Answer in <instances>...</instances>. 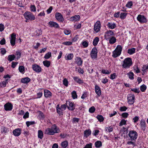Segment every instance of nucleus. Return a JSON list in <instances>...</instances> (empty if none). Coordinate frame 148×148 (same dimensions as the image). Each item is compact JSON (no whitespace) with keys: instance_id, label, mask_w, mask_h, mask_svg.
<instances>
[{"instance_id":"1","label":"nucleus","mask_w":148,"mask_h":148,"mask_svg":"<svg viewBox=\"0 0 148 148\" xmlns=\"http://www.w3.org/2000/svg\"><path fill=\"white\" fill-rule=\"evenodd\" d=\"M58 128L55 124L53 125L51 128H48L45 130V133L47 134L52 135L58 132Z\"/></svg>"},{"instance_id":"2","label":"nucleus","mask_w":148,"mask_h":148,"mask_svg":"<svg viewBox=\"0 0 148 148\" xmlns=\"http://www.w3.org/2000/svg\"><path fill=\"white\" fill-rule=\"evenodd\" d=\"M132 64L131 58H127L123 61L122 66L123 68H129L131 66Z\"/></svg>"},{"instance_id":"3","label":"nucleus","mask_w":148,"mask_h":148,"mask_svg":"<svg viewBox=\"0 0 148 148\" xmlns=\"http://www.w3.org/2000/svg\"><path fill=\"white\" fill-rule=\"evenodd\" d=\"M122 49L121 45H118L115 50L113 52L112 57L116 58L119 56L121 53Z\"/></svg>"},{"instance_id":"4","label":"nucleus","mask_w":148,"mask_h":148,"mask_svg":"<svg viewBox=\"0 0 148 148\" xmlns=\"http://www.w3.org/2000/svg\"><path fill=\"white\" fill-rule=\"evenodd\" d=\"M128 136L129 137L130 140H136L137 138L138 134L135 130H131L129 131Z\"/></svg>"},{"instance_id":"5","label":"nucleus","mask_w":148,"mask_h":148,"mask_svg":"<svg viewBox=\"0 0 148 148\" xmlns=\"http://www.w3.org/2000/svg\"><path fill=\"white\" fill-rule=\"evenodd\" d=\"M23 15L26 20L33 21L35 19L34 15L30 12H25Z\"/></svg>"},{"instance_id":"6","label":"nucleus","mask_w":148,"mask_h":148,"mask_svg":"<svg viewBox=\"0 0 148 148\" xmlns=\"http://www.w3.org/2000/svg\"><path fill=\"white\" fill-rule=\"evenodd\" d=\"M98 51L97 49L94 47L92 48L90 53V55L92 59H95L97 58Z\"/></svg>"},{"instance_id":"7","label":"nucleus","mask_w":148,"mask_h":148,"mask_svg":"<svg viewBox=\"0 0 148 148\" xmlns=\"http://www.w3.org/2000/svg\"><path fill=\"white\" fill-rule=\"evenodd\" d=\"M137 20L141 23H144L147 22V19L144 16L139 14L138 15Z\"/></svg>"},{"instance_id":"8","label":"nucleus","mask_w":148,"mask_h":148,"mask_svg":"<svg viewBox=\"0 0 148 148\" xmlns=\"http://www.w3.org/2000/svg\"><path fill=\"white\" fill-rule=\"evenodd\" d=\"M114 34L112 30H110L107 31L106 32L105 35V38L107 40H108L110 38L113 36Z\"/></svg>"},{"instance_id":"9","label":"nucleus","mask_w":148,"mask_h":148,"mask_svg":"<svg viewBox=\"0 0 148 148\" xmlns=\"http://www.w3.org/2000/svg\"><path fill=\"white\" fill-rule=\"evenodd\" d=\"M10 43L12 46H14L16 44V35L14 33H12L11 35L10 38Z\"/></svg>"},{"instance_id":"10","label":"nucleus","mask_w":148,"mask_h":148,"mask_svg":"<svg viewBox=\"0 0 148 148\" xmlns=\"http://www.w3.org/2000/svg\"><path fill=\"white\" fill-rule=\"evenodd\" d=\"M101 28V23L99 21H97L94 26V30L96 33L98 32Z\"/></svg>"},{"instance_id":"11","label":"nucleus","mask_w":148,"mask_h":148,"mask_svg":"<svg viewBox=\"0 0 148 148\" xmlns=\"http://www.w3.org/2000/svg\"><path fill=\"white\" fill-rule=\"evenodd\" d=\"M13 108V106L10 102H8L4 105V108L6 111H11Z\"/></svg>"},{"instance_id":"12","label":"nucleus","mask_w":148,"mask_h":148,"mask_svg":"<svg viewBox=\"0 0 148 148\" xmlns=\"http://www.w3.org/2000/svg\"><path fill=\"white\" fill-rule=\"evenodd\" d=\"M128 103L130 104H132L134 103V101L135 96L134 95L130 94L127 97Z\"/></svg>"},{"instance_id":"13","label":"nucleus","mask_w":148,"mask_h":148,"mask_svg":"<svg viewBox=\"0 0 148 148\" xmlns=\"http://www.w3.org/2000/svg\"><path fill=\"white\" fill-rule=\"evenodd\" d=\"M56 18L59 21L62 22L64 20L62 15L59 12H57L55 14Z\"/></svg>"},{"instance_id":"14","label":"nucleus","mask_w":148,"mask_h":148,"mask_svg":"<svg viewBox=\"0 0 148 148\" xmlns=\"http://www.w3.org/2000/svg\"><path fill=\"white\" fill-rule=\"evenodd\" d=\"M32 69L36 72L39 73L41 71V68L39 65L36 64H34L32 65Z\"/></svg>"},{"instance_id":"15","label":"nucleus","mask_w":148,"mask_h":148,"mask_svg":"<svg viewBox=\"0 0 148 148\" xmlns=\"http://www.w3.org/2000/svg\"><path fill=\"white\" fill-rule=\"evenodd\" d=\"M21 129L17 128L13 130L12 131L13 134L15 136H18L21 134Z\"/></svg>"},{"instance_id":"16","label":"nucleus","mask_w":148,"mask_h":148,"mask_svg":"<svg viewBox=\"0 0 148 148\" xmlns=\"http://www.w3.org/2000/svg\"><path fill=\"white\" fill-rule=\"evenodd\" d=\"M48 25L50 27H54L56 28H58L59 27V25L57 23L53 21L49 22Z\"/></svg>"},{"instance_id":"17","label":"nucleus","mask_w":148,"mask_h":148,"mask_svg":"<svg viewBox=\"0 0 148 148\" xmlns=\"http://www.w3.org/2000/svg\"><path fill=\"white\" fill-rule=\"evenodd\" d=\"M68 106L67 105V107L69 110H70L73 111L75 109L74 104L73 103L69 102Z\"/></svg>"},{"instance_id":"18","label":"nucleus","mask_w":148,"mask_h":148,"mask_svg":"<svg viewBox=\"0 0 148 148\" xmlns=\"http://www.w3.org/2000/svg\"><path fill=\"white\" fill-rule=\"evenodd\" d=\"M75 62L78 66H82L83 60L80 57H77L75 59Z\"/></svg>"},{"instance_id":"19","label":"nucleus","mask_w":148,"mask_h":148,"mask_svg":"<svg viewBox=\"0 0 148 148\" xmlns=\"http://www.w3.org/2000/svg\"><path fill=\"white\" fill-rule=\"evenodd\" d=\"M95 92L96 94L99 96L101 95V92L100 88L97 85H96L95 87Z\"/></svg>"},{"instance_id":"20","label":"nucleus","mask_w":148,"mask_h":148,"mask_svg":"<svg viewBox=\"0 0 148 148\" xmlns=\"http://www.w3.org/2000/svg\"><path fill=\"white\" fill-rule=\"evenodd\" d=\"M91 131L90 129L86 130L84 132V136L87 138L91 135Z\"/></svg>"},{"instance_id":"21","label":"nucleus","mask_w":148,"mask_h":148,"mask_svg":"<svg viewBox=\"0 0 148 148\" xmlns=\"http://www.w3.org/2000/svg\"><path fill=\"white\" fill-rule=\"evenodd\" d=\"M80 16L79 15H76L73 16H72L70 18V20L71 21H74V22L77 21H78L79 20Z\"/></svg>"},{"instance_id":"22","label":"nucleus","mask_w":148,"mask_h":148,"mask_svg":"<svg viewBox=\"0 0 148 148\" xmlns=\"http://www.w3.org/2000/svg\"><path fill=\"white\" fill-rule=\"evenodd\" d=\"M44 96L46 98L50 97L51 96V93L49 90H44Z\"/></svg>"},{"instance_id":"23","label":"nucleus","mask_w":148,"mask_h":148,"mask_svg":"<svg viewBox=\"0 0 148 148\" xmlns=\"http://www.w3.org/2000/svg\"><path fill=\"white\" fill-rule=\"evenodd\" d=\"M146 123L144 120H142L140 122V125L142 129L144 131L145 130L146 127Z\"/></svg>"},{"instance_id":"24","label":"nucleus","mask_w":148,"mask_h":148,"mask_svg":"<svg viewBox=\"0 0 148 148\" xmlns=\"http://www.w3.org/2000/svg\"><path fill=\"white\" fill-rule=\"evenodd\" d=\"M30 81V79L28 77L22 78L21 80V82L23 83H27Z\"/></svg>"},{"instance_id":"25","label":"nucleus","mask_w":148,"mask_h":148,"mask_svg":"<svg viewBox=\"0 0 148 148\" xmlns=\"http://www.w3.org/2000/svg\"><path fill=\"white\" fill-rule=\"evenodd\" d=\"M107 26L109 28L111 29H114L116 27V25L115 23L110 22L108 23Z\"/></svg>"},{"instance_id":"26","label":"nucleus","mask_w":148,"mask_h":148,"mask_svg":"<svg viewBox=\"0 0 148 148\" xmlns=\"http://www.w3.org/2000/svg\"><path fill=\"white\" fill-rule=\"evenodd\" d=\"M56 110L57 113L60 115H62L63 111L62 109L60 107L59 105H57L56 106Z\"/></svg>"},{"instance_id":"27","label":"nucleus","mask_w":148,"mask_h":148,"mask_svg":"<svg viewBox=\"0 0 148 148\" xmlns=\"http://www.w3.org/2000/svg\"><path fill=\"white\" fill-rule=\"evenodd\" d=\"M73 79L74 81L77 83L79 84H82L83 83L82 80L79 78L78 77H73Z\"/></svg>"},{"instance_id":"28","label":"nucleus","mask_w":148,"mask_h":148,"mask_svg":"<svg viewBox=\"0 0 148 148\" xmlns=\"http://www.w3.org/2000/svg\"><path fill=\"white\" fill-rule=\"evenodd\" d=\"M108 40H109V42L110 44H113L116 41V38L114 36L108 39Z\"/></svg>"},{"instance_id":"29","label":"nucleus","mask_w":148,"mask_h":148,"mask_svg":"<svg viewBox=\"0 0 148 148\" xmlns=\"http://www.w3.org/2000/svg\"><path fill=\"white\" fill-rule=\"evenodd\" d=\"M8 79H6L0 83L1 87H4L6 86L7 84L8 83Z\"/></svg>"},{"instance_id":"30","label":"nucleus","mask_w":148,"mask_h":148,"mask_svg":"<svg viewBox=\"0 0 148 148\" xmlns=\"http://www.w3.org/2000/svg\"><path fill=\"white\" fill-rule=\"evenodd\" d=\"M136 49L135 48H133L128 49L127 50V53L130 54L132 55L135 53Z\"/></svg>"},{"instance_id":"31","label":"nucleus","mask_w":148,"mask_h":148,"mask_svg":"<svg viewBox=\"0 0 148 148\" xmlns=\"http://www.w3.org/2000/svg\"><path fill=\"white\" fill-rule=\"evenodd\" d=\"M102 143L99 140H98L95 143V146L97 148H99L102 146Z\"/></svg>"},{"instance_id":"32","label":"nucleus","mask_w":148,"mask_h":148,"mask_svg":"<svg viewBox=\"0 0 148 148\" xmlns=\"http://www.w3.org/2000/svg\"><path fill=\"white\" fill-rule=\"evenodd\" d=\"M99 40V38L97 37H96L95 38L93 41V44L94 46H96L98 44V43Z\"/></svg>"},{"instance_id":"33","label":"nucleus","mask_w":148,"mask_h":148,"mask_svg":"<svg viewBox=\"0 0 148 148\" xmlns=\"http://www.w3.org/2000/svg\"><path fill=\"white\" fill-rule=\"evenodd\" d=\"M44 65L47 67H49L50 65V62L48 60L44 61L43 62Z\"/></svg>"},{"instance_id":"34","label":"nucleus","mask_w":148,"mask_h":148,"mask_svg":"<svg viewBox=\"0 0 148 148\" xmlns=\"http://www.w3.org/2000/svg\"><path fill=\"white\" fill-rule=\"evenodd\" d=\"M127 75H128L129 78L130 79H134V74L132 72L130 71L127 73Z\"/></svg>"},{"instance_id":"35","label":"nucleus","mask_w":148,"mask_h":148,"mask_svg":"<svg viewBox=\"0 0 148 148\" xmlns=\"http://www.w3.org/2000/svg\"><path fill=\"white\" fill-rule=\"evenodd\" d=\"M43 134L41 130L38 131V137L39 138L42 139L43 137Z\"/></svg>"},{"instance_id":"36","label":"nucleus","mask_w":148,"mask_h":148,"mask_svg":"<svg viewBox=\"0 0 148 148\" xmlns=\"http://www.w3.org/2000/svg\"><path fill=\"white\" fill-rule=\"evenodd\" d=\"M135 141L130 140V141H128L127 142V144L128 145H132L133 146V148L136 145V143L135 142Z\"/></svg>"},{"instance_id":"37","label":"nucleus","mask_w":148,"mask_h":148,"mask_svg":"<svg viewBox=\"0 0 148 148\" xmlns=\"http://www.w3.org/2000/svg\"><path fill=\"white\" fill-rule=\"evenodd\" d=\"M68 145V142L66 141L62 142L61 143V145L62 148H66Z\"/></svg>"},{"instance_id":"38","label":"nucleus","mask_w":148,"mask_h":148,"mask_svg":"<svg viewBox=\"0 0 148 148\" xmlns=\"http://www.w3.org/2000/svg\"><path fill=\"white\" fill-rule=\"evenodd\" d=\"M8 129L4 126H2L1 128V131L2 133H6L8 132L9 131Z\"/></svg>"},{"instance_id":"39","label":"nucleus","mask_w":148,"mask_h":148,"mask_svg":"<svg viewBox=\"0 0 148 148\" xmlns=\"http://www.w3.org/2000/svg\"><path fill=\"white\" fill-rule=\"evenodd\" d=\"M106 131H107L108 132H112L113 130V127L112 126H110L108 127H106Z\"/></svg>"},{"instance_id":"40","label":"nucleus","mask_w":148,"mask_h":148,"mask_svg":"<svg viewBox=\"0 0 148 148\" xmlns=\"http://www.w3.org/2000/svg\"><path fill=\"white\" fill-rule=\"evenodd\" d=\"M96 117L98 120L100 122L103 121L104 120L103 117L101 115H97Z\"/></svg>"},{"instance_id":"41","label":"nucleus","mask_w":148,"mask_h":148,"mask_svg":"<svg viewBox=\"0 0 148 148\" xmlns=\"http://www.w3.org/2000/svg\"><path fill=\"white\" fill-rule=\"evenodd\" d=\"M15 57V56L14 55H9L8 56V60L10 61H11L14 60Z\"/></svg>"},{"instance_id":"42","label":"nucleus","mask_w":148,"mask_h":148,"mask_svg":"<svg viewBox=\"0 0 148 148\" xmlns=\"http://www.w3.org/2000/svg\"><path fill=\"white\" fill-rule=\"evenodd\" d=\"M148 69V65H144L143 66L142 68V71L144 73H145L147 71Z\"/></svg>"},{"instance_id":"43","label":"nucleus","mask_w":148,"mask_h":148,"mask_svg":"<svg viewBox=\"0 0 148 148\" xmlns=\"http://www.w3.org/2000/svg\"><path fill=\"white\" fill-rule=\"evenodd\" d=\"M73 55L72 53H70L66 55V60H71L73 57Z\"/></svg>"},{"instance_id":"44","label":"nucleus","mask_w":148,"mask_h":148,"mask_svg":"<svg viewBox=\"0 0 148 148\" xmlns=\"http://www.w3.org/2000/svg\"><path fill=\"white\" fill-rule=\"evenodd\" d=\"M146 86L144 84H143L140 86V90L142 92H144L146 89Z\"/></svg>"},{"instance_id":"45","label":"nucleus","mask_w":148,"mask_h":148,"mask_svg":"<svg viewBox=\"0 0 148 148\" xmlns=\"http://www.w3.org/2000/svg\"><path fill=\"white\" fill-rule=\"evenodd\" d=\"M71 94L72 97L73 99H74L77 98V97L76 91H73L72 92Z\"/></svg>"},{"instance_id":"46","label":"nucleus","mask_w":148,"mask_h":148,"mask_svg":"<svg viewBox=\"0 0 148 148\" xmlns=\"http://www.w3.org/2000/svg\"><path fill=\"white\" fill-rule=\"evenodd\" d=\"M51 56V53L49 52L47 53L45 55L44 58L46 59H48Z\"/></svg>"},{"instance_id":"47","label":"nucleus","mask_w":148,"mask_h":148,"mask_svg":"<svg viewBox=\"0 0 148 148\" xmlns=\"http://www.w3.org/2000/svg\"><path fill=\"white\" fill-rule=\"evenodd\" d=\"M26 124L27 127H29V126L31 125H34L35 124L34 121H27L26 122Z\"/></svg>"},{"instance_id":"48","label":"nucleus","mask_w":148,"mask_h":148,"mask_svg":"<svg viewBox=\"0 0 148 148\" xmlns=\"http://www.w3.org/2000/svg\"><path fill=\"white\" fill-rule=\"evenodd\" d=\"M63 84L66 87L68 86V81L66 79H64L63 80Z\"/></svg>"},{"instance_id":"49","label":"nucleus","mask_w":148,"mask_h":148,"mask_svg":"<svg viewBox=\"0 0 148 148\" xmlns=\"http://www.w3.org/2000/svg\"><path fill=\"white\" fill-rule=\"evenodd\" d=\"M127 121L124 119H122L121 120L119 123L120 126H122L123 125H125L126 124Z\"/></svg>"},{"instance_id":"50","label":"nucleus","mask_w":148,"mask_h":148,"mask_svg":"<svg viewBox=\"0 0 148 148\" xmlns=\"http://www.w3.org/2000/svg\"><path fill=\"white\" fill-rule=\"evenodd\" d=\"M36 8L34 5H31L30 6V11L31 12H35L36 11Z\"/></svg>"},{"instance_id":"51","label":"nucleus","mask_w":148,"mask_h":148,"mask_svg":"<svg viewBox=\"0 0 148 148\" xmlns=\"http://www.w3.org/2000/svg\"><path fill=\"white\" fill-rule=\"evenodd\" d=\"M95 110V108L94 106H92L89 108V112L91 113H93Z\"/></svg>"},{"instance_id":"52","label":"nucleus","mask_w":148,"mask_h":148,"mask_svg":"<svg viewBox=\"0 0 148 148\" xmlns=\"http://www.w3.org/2000/svg\"><path fill=\"white\" fill-rule=\"evenodd\" d=\"M18 70L21 73H22L25 71V68L24 66H20L18 68Z\"/></svg>"},{"instance_id":"53","label":"nucleus","mask_w":148,"mask_h":148,"mask_svg":"<svg viewBox=\"0 0 148 148\" xmlns=\"http://www.w3.org/2000/svg\"><path fill=\"white\" fill-rule=\"evenodd\" d=\"M126 14L125 13H121L120 15V17L122 19H124L125 17Z\"/></svg>"},{"instance_id":"54","label":"nucleus","mask_w":148,"mask_h":148,"mask_svg":"<svg viewBox=\"0 0 148 148\" xmlns=\"http://www.w3.org/2000/svg\"><path fill=\"white\" fill-rule=\"evenodd\" d=\"M117 76L116 74L115 73H114L110 75V78L111 79H115Z\"/></svg>"},{"instance_id":"55","label":"nucleus","mask_w":148,"mask_h":148,"mask_svg":"<svg viewBox=\"0 0 148 148\" xmlns=\"http://www.w3.org/2000/svg\"><path fill=\"white\" fill-rule=\"evenodd\" d=\"M101 73L103 74H109L110 73V72L108 70L105 69L102 70L101 71Z\"/></svg>"},{"instance_id":"56","label":"nucleus","mask_w":148,"mask_h":148,"mask_svg":"<svg viewBox=\"0 0 148 148\" xmlns=\"http://www.w3.org/2000/svg\"><path fill=\"white\" fill-rule=\"evenodd\" d=\"M82 45L84 47H86L88 46V43L86 41H84L82 42Z\"/></svg>"},{"instance_id":"57","label":"nucleus","mask_w":148,"mask_h":148,"mask_svg":"<svg viewBox=\"0 0 148 148\" xmlns=\"http://www.w3.org/2000/svg\"><path fill=\"white\" fill-rule=\"evenodd\" d=\"M39 115L40 117V118L43 119L45 118V116L44 114L41 111H39Z\"/></svg>"},{"instance_id":"58","label":"nucleus","mask_w":148,"mask_h":148,"mask_svg":"<svg viewBox=\"0 0 148 148\" xmlns=\"http://www.w3.org/2000/svg\"><path fill=\"white\" fill-rule=\"evenodd\" d=\"M62 44L64 45H70L72 44V42H71L66 41L63 42Z\"/></svg>"},{"instance_id":"59","label":"nucleus","mask_w":148,"mask_h":148,"mask_svg":"<svg viewBox=\"0 0 148 148\" xmlns=\"http://www.w3.org/2000/svg\"><path fill=\"white\" fill-rule=\"evenodd\" d=\"M84 148H92V143H90L86 144Z\"/></svg>"},{"instance_id":"60","label":"nucleus","mask_w":148,"mask_h":148,"mask_svg":"<svg viewBox=\"0 0 148 148\" xmlns=\"http://www.w3.org/2000/svg\"><path fill=\"white\" fill-rule=\"evenodd\" d=\"M77 71L79 73L82 74H83L84 73V71L83 69L80 67H79Z\"/></svg>"},{"instance_id":"61","label":"nucleus","mask_w":148,"mask_h":148,"mask_svg":"<svg viewBox=\"0 0 148 148\" xmlns=\"http://www.w3.org/2000/svg\"><path fill=\"white\" fill-rule=\"evenodd\" d=\"M132 5V1L128 2L126 5V7L128 8H130Z\"/></svg>"},{"instance_id":"62","label":"nucleus","mask_w":148,"mask_h":148,"mask_svg":"<svg viewBox=\"0 0 148 148\" xmlns=\"http://www.w3.org/2000/svg\"><path fill=\"white\" fill-rule=\"evenodd\" d=\"M1 52L3 55H4L6 53V51L5 49L4 48H2L0 49Z\"/></svg>"},{"instance_id":"63","label":"nucleus","mask_w":148,"mask_h":148,"mask_svg":"<svg viewBox=\"0 0 148 148\" xmlns=\"http://www.w3.org/2000/svg\"><path fill=\"white\" fill-rule=\"evenodd\" d=\"M29 113L27 111L25 112V114L23 116V118L25 119L27 118H28L29 117Z\"/></svg>"},{"instance_id":"64","label":"nucleus","mask_w":148,"mask_h":148,"mask_svg":"<svg viewBox=\"0 0 148 148\" xmlns=\"http://www.w3.org/2000/svg\"><path fill=\"white\" fill-rule=\"evenodd\" d=\"M134 69L136 73H138L140 72V70L137 66H136L135 67H134Z\"/></svg>"}]
</instances>
